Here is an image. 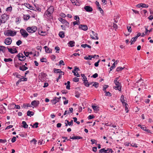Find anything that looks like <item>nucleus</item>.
<instances>
[{
  "mask_svg": "<svg viewBox=\"0 0 153 153\" xmlns=\"http://www.w3.org/2000/svg\"><path fill=\"white\" fill-rule=\"evenodd\" d=\"M16 31H12L10 30H7L4 32V35L7 36H13L16 35Z\"/></svg>",
  "mask_w": 153,
  "mask_h": 153,
  "instance_id": "nucleus-1",
  "label": "nucleus"
},
{
  "mask_svg": "<svg viewBox=\"0 0 153 153\" xmlns=\"http://www.w3.org/2000/svg\"><path fill=\"white\" fill-rule=\"evenodd\" d=\"M37 28L36 27L33 26L32 27H28L26 30L29 33H33L37 30Z\"/></svg>",
  "mask_w": 153,
  "mask_h": 153,
  "instance_id": "nucleus-2",
  "label": "nucleus"
},
{
  "mask_svg": "<svg viewBox=\"0 0 153 153\" xmlns=\"http://www.w3.org/2000/svg\"><path fill=\"white\" fill-rule=\"evenodd\" d=\"M90 36L91 39L94 40H98L99 37L98 36V34L94 31H91L90 33Z\"/></svg>",
  "mask_w": 153,
  "mask_h": 153,
  "instance_id": "nucleus-3",
  "label": "nucleus"
},
{
  "mask_svg": "<svg viewBox=\"0 0 153 153\" xmlns=\"http://www.w3.org/2000/svg\"><path fill=\"white\" fill-rule=\"evenodd\" d=\"M1 21L3 23H4L9 18V16L5 14H4L1 15Z\"/></svg>",
  "mask_w": 153,
  "mask_h": 153,
  "instance_id": "nucleus-4",
  "label": "nucleus"
},
{
  "mask_svg": "<svg viewBox=\"0 0 153 153\" xmlns=\"http://www.w3.org/2000/svg\"><path fill=\"white\" fill-rule=\"evenodd\" d=\"M61 98V97H60L59 98L56 97H54L52 100H51V102L52 103V104H55L57 102L59 101Z\"/></svg>",
  "mask_w": 153,
  "mask_h": 153,
  "instance_id": "nucleus-5",
  "label": "nucleus"
},
{
  "mask_svg": "<svg viewBox=\"0 0 153 153\" xmlns=\"http://www.w3.org/2000/svg\"><path fill=\"white\" fill-rule=\"evenodd\" d=\"M20 33L22 36L24 38L27 37L29 35L27 32L24 29L20 30Z\"/></svg>",
  "mask_w": 153,
  "mask_h": 153,
  "instance_id": "nucleus-6",
  "label": "nucleus"
},
{
  "mask_svg": "<svg viewBox=\"0 0 153 153\" xmlns=\"http://www.w3.org/2000/svg\"><path fill=\"white\" fill-rule=\"evenodd\" d=\"M139 79L138 80H137L135 84V85H137V87L138 86V85H143L142 84L144 83L142 82L143 80L141 79V75H139Z\"/></svg>",
  "mask_w": 153,
  "mask_h": 153,
  "instance_id": "nucleus-7",
  "label": "nucleus"
},
{
  "mask_svg": "<svg viewBox=\"0 0 153 153\" xmlns=\"http://www.w3.org/2000/svg\"><path fill=\"white\" fill-rule=\"evenodd\" d=\"M16 56L19 58V60L20 61H24L26 59L25 57L22 53H19Z\"/></svg>",
  "mask_w": 153,
  "mask_h": 153,
  "instance_id": "nucleus-8",
  "label": "nucleus"
},
{
  "mask_svg": "<svg viewBox=\"0 0 153 153\" xmlns=\"http://www.w3.org/2000/svg\"><path fill=\"white\" fill-rule=\"evenodd\" d=\"M7 48L8 49V51L11 53H17L18 52L15 48H9L8 47H7Z\"/></svg>",
  "mask_w": 153,
  "mask_h": 153,
  "instance_id": "nucleus-9",
  "label": "nucleus"
},
{
  "mask_svg": "<svg viewBox=\"0 0 153 153\" xmlns=\"http://www.w3.org/2000/svg\"><path fill=\"white\" fill-rule=\"evenodd\" d=\"M116 85V86H114V88L116 90H118L119 91L121 90V87L120 86V84L118 82H114Z\"/></svg>",
  "mask_w": 153,
  "mask_h": 153,
  "instance_id": "nucleus-10",
  "label": "nucleus"
},
{
  "mask_svg": "<svg viewBox=\"0 0 153 153\" xmlns=\"http://www.w3.org/2000/svg\"><path fill=\"white\" fill-rule=\"evenodd\" d=\"M12 42V40L10 37H8L5 39L4 43L5 44L9 45H10Z\"/></svg>",
  "mask_w": 153,
  "mask_h": 153,
  "instance_id": "nucleus-11",
  "label": "nucleus"
},
{
  "mask_svg": "<svg viewBox=\"0 0 153 153\" xmlns=\"http://www.w3.org/2000/svg\"><path fill=\"white\" fill-rule=\"evenodd\" d=\"M59 20L62 23L65 25V26L68 27H69V24L66 20L62 18H59Z\"/></svg>",
  "mask_w": 153,
  "mask_h": 153,
  "instance_id": "nucleus-12",
  "label": "nucleus"
},
{
  "mask_svg": "<svg viewBox=\"0 0 153 153\" xmlns=\"http://www.w3.org/2000/svg\"><path fill=\"white\" fill-rule=\"evenodd\" d=\"M79 28L83 30L86 31L88 30V27L87 25H81L79 26Z\"/></svg>",
  "mask_w": 153,
  "mask_h": 153,
  "instance_id": "nucleus-13",
  "label": "nucleus"
},
{
  "mask_svg": "<svg viewBox=\"0 0 153 153\" xmlns=\"http://www.w3.org/2000/svg\"><path fill=\"white\" fill-rule=\"evenodd\" d=\"M52 14L47 10L45 13L44 16L45 17H48L49 18L51 19L52 18Z\"/></svg>",
  "mask_w": 153,
  "mask_h": 153,
  "instance_id": "nucleus-14",
  "label": "nucleus"
},
{
  "mask_svg": "<svg viewBox=\"0 0 153 153\" xmlns=\"http://www.w3.org/2000/svg\"><path fill=\"white\" fill-rule=\"evenodd\" d=\"M39 104V102L38 100H34L31 103V105L35 107L37 106Z\"/></svg>",
  "mask_w": 153,
  "mask_h": 153,
  "instance_id": "nucleus-15",
  "label": "nucleus"
},
{
  "mask_svg": "<svg viewBox=\"0 0 153 153\" xmlns=\"http://www.w3.org/2000/svg\"><path fill=\"white\" fill-rule=\"evenodd\" d=\"M84 9L88 12H91L93 10L92 8L89 6H85L84 7Z\"/></svg>",
  "mask_w": 153,
  "mask_h": 153,
  "instance_id": "nucleus-16",
  "label": "nucleus"
},
{
  "mask_svg": "<svg viewBox=\"0 0 153 153\" xmlns=\"http://www.w3.org/2000/svg\"><path fill=\"white\" fill-rule=\"evenodd\" d=\"M6 109L2 105H0V113H3L6 112Z\"/></svg>",
  "mask_w": 153,
  "mask_h": 153,
  "instance_id": "nucleus-17",
  "label": "nucleus"
},
{
  "mask_svg": "<svg viewBox=\"0 0 153 153\" xmlns=\"http://www.w3.org/2000/svg\"><path fill=\"white\" fill-rule=\"evenodd\" d=\"M138 126L140 127L143 130L147 131L148 133L150 132V130L148 129H147L146 127L144 125L141 126L140 125H138Z\"/></svg>",
  "mask_w": 153,
  "mask_h": 153,
  "instance_id": "nucleus-18",
  "label": "nucleus"
},
{
  "mask_svg": "<svg viewBox=\"0 0 153 153\" xmlns=\"http://www.w3.org/2000/svg\"><path fill=\"white\" fill-rule=\"evenodd\" d=\"M44 48L45 49V51L46 53H52V50L51 49L48 48L46 46L44 47Z\"/></svg>",
  "mask_w": 153,
  "mask_h": 153,
  "instance_id": "nucleus-19",
  "label": "nucleus"
},
{
  "mask_svg": "<svg viewBox=\"0 0 153 153\" xmlns=\"http://www.w3.org/2000/svg\"><path fill=\"white\" fill-rule=\"evenodd\" d=\"M54 72L56 73H61L62 74V75H64V73L60 69H57L56 68H54L53 70Z\"/></svg>",
  "mask_w": 153,
  "mask_h": 153,
  "instance_id": "nucleus-20",
  "label": "nucleus"
},
{
  "mask_svg": "<svg viewBox=\"0 0 153 153\" xmlns=\"http://www.w3.org/2000/svg\"><path fill=\"white\" fill-rule=\"evenodd\" d=\"M74 44L75 42L73 41H70L68 43V46L71 47L74 46Z\"/></svg>",
  "mask_w": 153,
  "mask_h": 153,
  "instance_id": "nucleus-21",
  "label": "nucleus"
},
{
  "mask_svg": "<svg viewBox=\"0 0 153 153\" xmlns=\"http://www.w3.org/2000/svg\"><path fill=\"white\" fill-rule=\"evenodd\" d=\"M54 7L53 6H51L47 10V11L50 12V13L52 14L54 11Z\"/></svg>",
  "mask_w": 153,
  "mask_h": 153,
  "instance_id": "nucleus-22",
  "label": "nucleus"
},
{
  "mask_svg": "<svg viewBox=\"0 0 153 153\" xmlns=\"http://www.w3.org/2000/svg\"><path fill=\"white\" fill-rule=\"evenodd\" d=\"M108 150L109 149H108L105 150L104 149H102L100 150L99 153H102L103 152L105 153H109V152H108Z\"/></svg>",
  "mask_w": 153,
  "mask_h": 153,
  "instance_id": "nucleus-23",
  "label": "nucleus"
},
{
  "mask_svg": "<svg viewBox=\"0 0 153 153\" xmlns=\"http://www.w3.org/2000/svg\"><path fill=\"white\" fill-rule=\"evenodd\" d=\"M27 69V68L25 66V65H23L20 66L19 67V69L22 71H24L26 70Z\"/></svg>",
  "mask_w": 153,
  "mask_h": 153,
  "instance_id": "nucleus-24",
  "label": "nucleus"
},
{
  "mask_svg": "<svg viewBox=\"0 0 153 153\" xmlns=\"http://www.w3.org/2000/svg\"><path fill=\"white\" fill-rule=\"evenodd\" d=\"M70 138L72 139L76 140V139H82V137H81L76 136H73V137H71Z\"/></svg>",
  "mask_w": 153,
  "mask_h": 153,
  "instance_id": "nucleus-25",
  "label": "nucleus"
},
{
  "mask_svg": "<svg viewBox=\"0 0 153 153\" xmlns=\"http://www.w3.org/2000/svg\"><path fill=\"white\" fill-rule=\"evenodd\" d=\"M13 75L16 77L20 79L21 78V77H23L20 75L19 74L16 73H13Z\"/></svg>",
  "mask_w": 153,
  "mask_h": 153,
  "instance_id": "nucleus-26",
  "label": "nucleus"
},
{
  "mask_svg": "<svg viewBox=\"0 0 153 153\" xmlns=\"http://www.w3.org/2000/svg\"><path fill=\"white\" fill-rule=\"evenodd\" d=\"M22 126L25 128H27L28 127V125L27 124L26 122L23 121L22 122Z\"/></svg>",
  "mask_w": 153,
  "mask_h": 153,
  "instance_id": "nucleus-27",
  "label": "nucleus"
},
{
  "mask_svg": "<svg viewBox=\"0 0 153 153\" xmlns=\"http://www.w3.org/2000/svg\"><path fill=\"white\" fill-rule=\"evenodd\" d=\"M11 105L14 107V108L16 109H19L20 108V106L19 105H16L14 103H13Z\"/></svg>",
  "mask_w": 153,
  "mask_h": 153,
  "instance_id": "nucleus-28",
  "label": "nucleus"
},
{
  "mask_svg": "<svg viewBox=\"0 0 153 153\" xmlns=\"http://www.w3.org/2000/svg\"><path fill=\"white\" fill-rule=\"evenodd\" d=\"M59 36L61 38H63L65 36L64 33L63 31H60L59 33Z\"/></svg>",
  "mask_w": 153,
  "mask_h": 153,
  "instance_id": "nucleus-29",
  "label": "nucleus"
},
{
  "mask_svg": "<svg viewBox=\"0 0 153 153\" xmlns=\"http://www.w3.org/2000/svg\"><path fill=\"white\" fill-rule=\"evenodd\" d=\"M124 96L123 95H122L120 98V100L121 102H122L123 105L125 104V103H126L125 102V100L124 99Z\"/></svg>",
  "mask_w": 153,
  "mask_h": 153,
  "instance_id": "nucleus-30",
  "label": "nucleus"
},
{
  "mask_svg": "<svg viewBox=\"0 0 153 153\" xmlns=\"http://www.w3.org/2000/svg\"><path fill=\"white\" fill-rule=\"evenodd\" d=\"M85 86L88 87L90 85V82H88L87 79L83 81Z\"/></svg>",
  "mask_w": 153,
  "mask_h": 153,
  "instance_id": "nucleus-31",
  "label": "nucleus"
},
{
  "mask_svg": "<svg viewBox=\"0 0 153 153\" xmlns=\"http://www.w3.org/2000/svg\"><path fill=\"white\" fill-rule=\"evenodd\" d=\"M6 47L3 46H0V51L4 52L5 50Z\"/></svg>",
  "mask_w": 153,
  "mask_h": 153,
  "instance_id": "nucleus-32",
  "label": "nucleus"
},
{
  "mask_svg": "<svg viewBox=\"0 0 153 153\" xmlns=\"http://www.w3.org/2000/svg\"><path fill=\"white\" fill-rule=\"evenodd\" d=\"M27 116L31 117V116H33L34 115V113L32 111H29L27 112Z\"/></svg>",
  "mask_w": 153,
  "mask_h": 153,
  "instance_id": "nucleus-33",
  "label": "nucleus"
},
{
  "mask_svg": "<svg viewBox=\"0 0 153 153\" xmlns=\"http://www.w3.org/2000/svg\"><path fill=\"white\" fill-rule=\"evenodd\" d=\"M65 122H66L68 124L69 126H72L73 124V120H71L70 122H69V121L67 120H65Z\"/></svg>",
  "mask_w": 153,
  "mask_h": 153,
  "instance_id": "nucleus-34",
  "label": "nucleus"
},
{
  "mask_svg": "<svg viewBox=\"0 0 153 153\" xmlns=\"http://www.w3.org/2000/svg\"><path fill=\"white\" fill-rule=\"evenodd\" d=\"M38 124L39 123H38L36 122L33 125H30V126H31L33 128H37L38 127Z\"/></svg>",
  "mask_w": 153,
  "mask_h": 153,
  "instance_id": "nucleus-35",
  "label": "nucleus"
},
{
  "mask_svg": "<svg viewBox=\"0 0 153 153\" xmlns=\"http://www.w3.org/2000/svg\"><path fill=\"white\" fill-rule=\"evenodd\" d=\"M84 58L86 60H91L92 58V56L90 55H89L88 56H85Z\"/></svg>",
  "mask_w": 153,
  "mask_h": 153,
  "instance_id": "nucleus-36",
  "label": "nucleus"
},
{
  "mask_svg": "<svg viewBox=\"0 0 153 153\" xmlns=\"http://www.w3.org/2000/svg\"><path fill=\"white\" fill-rule=\"evenodd\" d=\"M4 61L6 62H12V61H13V60L12 59H11V58H5L4 59Z\"/></svg>",
  "mask_w": 153,
  "mask_h": 153,
  "instance_id": "nucleus-37",
  "label": "nucleus"
},
{
  "mask_svg": "<svg viewBox=\"0 0 153 153\" xmlns=\"http://www.w3.org/2000/svg\"><path fill=\"white\" fill-rule=\"evenodd\" d=\"M24 53L25 55L27 57H28L29 58H30V56L29 55V52H26L25 51H24Z\"/></svg>",
  "mask_w": 153,
  "mask_h": 153,
  "instance_id": "nucleus-38",
  "label": "nucleus"
},
{
  "mask_svg": "<svg viewBox=\"0 0 153 153\" xmlns=\"http://www.w3.org/2000/svg\"><path fill=\"white\" fill-rule=\"evenodd\" d=\"M81 47L84 48H85L86 47H87L89 48H91V46L90 45L87 44H82L81 45Z\"/></svg>",
  "mask_w": 153,
  "mask_h": 153,
  "instance_id": "nucleus-39",
  "label": "nucleus"
},
{
  "mask_svg": "<svg viewBox=\"0 0 153 153\" xmlns=\"http://www.w3.org/2000/svg\"><path fill=\"white\" fill-rule=\"evenodd\" d=\"M141 7L144 8H148L149 7L148 4H146L144 3H141Z\"/></svg>",
  "mask_w": 153,
  "mask_h": 153,
  "instance_id": "nucleus-40",
  "label": "nucleus"
},
{
  "mask_svg": "<svg viewBox=\"0 0 153 153\" xmlns=\"http://www.w3.org/2000/svg\"><path fill=\"white\" fill-rule=\"evenodd\" d=\"M67 83V86L66 87V88L67 89H70V82L69 81H68Z\"/></svg>",
  "mask_w": 153,
  "mask_h": 153,
  "instance_id": "nucleus-41",
  "label": "nucleus"
},
{
  "mask_svg": "<svg viewBox=\"0 0 153 153\" xmlns=\"http://www.w3.org/2000/svg\"><path fill=\"white\" fill-rule=\"evenodd\" d=\"M74 19L75 20H76V21H78V22H79V17L77 16H75L74 17Z\"/></svg>",
  "mask_w": 153,
  "mask_h": 153,
  "instance_id": "nucleus-42",
  "label": "nucleus"
},
{
  "mask_svg": "<svg viewBox=\"0 0 153 153\" xmlns=\"http://www.w3.org/2000/svg\"><path fill=\"white\" fill-rule=\"evenodd\" d=\"M92 85L93 86H94L96 88H97L98 87V83L97 82H94Z\"/></svg>",
  "mask_w": 153,
  "mask_h": 153,
  "instance_id": "nucleus-43",
  "label": "nucleus"
},
{
  "mask_svg": "<svg viewBox=\"0 0 153 153\" xmlns=\"http://www.w3.org/2000/svg\"><path fill=\"white\" fill-rule=\"evenodd\" d=\"M81 76L82 77V79L83 81L86 80V79H87L85 75L84 74H81Z\"/></svg>",
  "mask_w": 153,
  "mask_h": 153,
  "instance_id": "nucleus-44",
  "label": "nucleus"
},
{
  "mask_svg": "<svg viewBox=\"0 0 153 153\" xmlns=\"http://www.w3.org/2000/svg\"><path fill=\"white\" fill-rule=\"evenodd\" d=\"M92 107L93 109L95 111H97L98 108V106L95 105H92Z\"/></svg>",
  "mask_w": 153,
  "mask_h": 153,
  "instance_id": "nucleus-45",
  "label": "nucleus"
},
{
  "mask_svg": "<svg viewBox=\"0 0 153 153\" xmlns=\"http://www.w3.org/2000/svg\"><path fill=\"white\" fill-rule=\"evenodd\" d=\"M124 68H123L122 67H119L117 68L116 69V71H119L123 70Z\"/></svg>",
  "mask_w": 153,
  "mask_h": 153,
  "instance_id": "nucleus-46",
  "label": "nucleus"
},
{
  "mask_svg": "<svg viewBox=\"0 0 153 153\" xmlns=\"http://www.w3.org/2000/svg\"><path fill=\"white\" fill-rule=\"evenodd\" d=\"M12 10V7L11 6L7 8L6 11L7 12H10Z\"/></svg>",
  "mask_w": 153,
  "mask_h": 153,
  "instance_id": "nucleus-47",
  "label": "nucleus"
},
{
  "mask_svg": "<svg viewBox=\"0 0 153 153\" xmlns=\"http://www.w3.org/2000/svg\"><path fill=\"white\" fill-rule=\"evenodd\" d=\"M108 85H104L103 87V90L105 91V92H106V89L108 88Z\"/></svg>",
  "mask_w": 153,
  "mask_h": 153,
  "instance_id": "nucleus-48",
  "label": "nucleus"
},
{
  "mask_svg": "<svg viewBox=\"0 0 153 153\" xmlns=\"http://www.w3.org/2000/svg\"><path fill=\"white\" fill-rule=\"evenodd\" d=\"M73 81L75 82H78L79 81V79L76 77L73 78Z\"/></svg>",
  "mask_w": 153,
  "mask_h": 153,
  "instance_id": "nucleus-49",
  "label": "nucleus"
},
{
  "mask_svg": "<svg viewBox=\"0 0 153 153\" xmlns=\"http://www.w3.org/2000/svg\"><path fill=\"white\" fill-rule=\"evenodd\" d=\"M55 50L56 51V52L58 53L59 52V51L60 50L59 48L58 47L56 46L55 48Z\"/></svg>",
  "mask_w": 153,
  "mask_h": 153,
  "instance_id": "nucleus-50",
  "label": "nucleus"
},
{
  "mask_svg": "<svg viewBox=\"0 0 153 153\" xmlns=\"http://www.w3.org/2000/svg\"><path fill=\"white\" fill-rule=\"evenodd\" d=\"M26 6L30 10H31L33 7L29 4H26Z\"/></svg>",
  "mask_w": 153,
  "mask_h": 153,
  "instance_id": "nucleus-51",
  "label": "nucleus"
},
{
  "mask_svg": "<svg viewBox=\"0 0 153 153\" xmlns=\"http://www.w3.org/2000/svg\"><path fill=\"white\" fill-rule=\"evenodd\" d=\"M30 142L31 143H33V144L35 145L37 142V141L35 139H33V140H31Z\"/></svg>",
  "mask_w": 153,
  "mask_h": 153,
  "instance_id": "nucleus-52",
  "label": "nucleus"
},
{
  "mask_svg": "<svg viewBox=\"0 0 153 153\" xmlns=\"http://www.w3.org/2000/svg\"><path fill=\"white\" fill-rule=\"evenodd\" d=\"M74 74V76H76L77 77H80L79 74L77 73V72L74 71V72H73Z\"/></svg>",
  "mask_w": 153,
  "mask_h": 153,
  "instance_id": "nucleus-53",
  "label": "nucleus"
},
{
  "mask_svg": "<svg viewBox=\"0 0 153 153\" xmlns=\"http://www.w3.org/2000/svg\"><path fill=\"white\" fill-rule=\"evenodd\" d=\"M105 125H106L107 126H111L113 128H115L116 127V126L115 124L112 123H111L110 125H107V124H105Z\"/></svg>",
  "mask_w": 153,
  "mask_h": 153,
  "instance_id": "nucleus-54",
  "label": "nucleus"
},
{
  "mask_svg": "<svg viewBox=\"0 0 153 153\" xmlns=\"http://www.w3.org/2000/svg\"><path fill=\"white\" fill-rule=\"evenodd\" d=\"M30 18V16L28 15H27L26 16H24V19H26V20H27L29 19Z\"/></svg>",
  "mask_w": 153,
  "mask_h": 153,
  "instance_id": "nucleus-55",
  "label": "nucleus"
},
{
  "mask_svg": "<svg viewBox=\"0 0 153 153\" xmlns=\"http://www.w3.org/2000/svg\"><path fill=\"white\" fill-rule=\"evenodd\" d=\"M98 10L99 11H100V13L101 14H103V10L100 7H98Z\"/></svg>",
  "mask_w": 153,
  "mask_h": 153,
  "instance_id": "nucleus-56",
  "label": "nucleus"
},
{
  "mask_svg": "<svg viewBox=\"0 0 153 153\" xmlns=\"http://www.w3.org/2000/svg\"><path fill=\"white\" fill-rule=\"evenodd\" d=\"M124 105H125V110L126 111V112H128V108L127 107L128 104L127 103H125V104H124Z\"/></svg>",
  "mask_w": 153,
  "mask_h": 153,
  "instance_id": "nucleus-57",
  "label": "nucleus"
},
{
  "mask_svg": "<svg viewBox=\"0 0 153 153\" xmlns=\"http://www.w3.org/2000/svg\"><path fill=\"white\" fill-rule=\"evenodd\" d=\"M79 70V69L76 66L75 67L74 69L72 71V72H74V71L76 72V71H78Z\"/></svg>",
  "mask_w": 153,
  "mask_h": 153,
  "instance_id": "nucleus-58",
  "label": "nucleus"
},
{
  "mask_svg": "<svg viewBox=\"0 0 153 153\" xmlns=\"http://www.w3.org/2000/svg\"><path fill=\"white\" fill-rule=\"evenodd\" d=\"M29 104H24L22 105V107L25 108L26 107H28V106H30L29 105Z\"/></svg>",
  "mask_w": 153,
  "mask_h": 153,
  "instance_id": "nucleus-59",
  "label": "nucleus"
},
{
  "mask_svg": "<svg viewBox=\"0 0 153 153\" xmlns=\"http://www.w3.org/2000/svg\"><path fill=\"white\" fill-rule=\"evenodd\" d=\"M22 43V41L20 40H19L16 42V44L17 45L19 46Z\"/></svg>",
  "mask_w": 153,
  "mask_h": 153,
  "instance_id": "nucleus-60",
  "label": "nucleus"
},
{
  "mask_svg": "<svg viewBox=\"0 0 153 153\" xmlns=\"http://www.w3.org/2000/svg\"><path fill=\"white\" fill-rule=\"evenodd\" d=\"M6 142H7V140H5L0 139V143H4Z\"/></svg>",
  "mask_w": 153,
  "mask_h": 153,
  "instance_id": "nucleus-61",
  "label": "nucleus"
},
{
  "mask_svg": "<svg viewBox=\"0 0 153 153\" xmlns=\"http://www.w3.org/2000/svg\"><path fill=\"white\" fill-rule=\"evenodd\" d=\"M73 24L74 25H79L80 24V22H78L77 21H74L73 22Z\"/></svg>",
  "mask_w": 153,
  "mask_h": 153,
  "instance_id": "nucleus-62",
  "label": "nucleus"
},
{
  "mask_svg": "<svg viewBox=\"0 0 153 153\" xmlns=\"http://www.w3.org/2000/svg\"><path fill=\"white\" fill-rule=\"evenodd\" d=\"M105 95L106 96H108L110 97L111 96V94L110 93V92L109 91L106 92Z\"/></svg>",
  "mask_w": 153,
  "mask_h": 153,
  "instance_id": "nucleus-63",
  "label": "nucleus"
},
{
  "mask_svg": "<svg viewBox=\"0 0 153 153\" xmlns=\"http://www.w3.org/2000/svg\"><path fill=\"white\" fill-rule=\"evenodd\" d=\"M61 64L62 65H65V64L64 62L62 60H60V62H59V65H61Z\"/></svg>",
  "mask_w": 153,
  "mask_h": 153,
  "instance_id": "nucleus-64",
  "label": "nucleus"
}]
</instances>
